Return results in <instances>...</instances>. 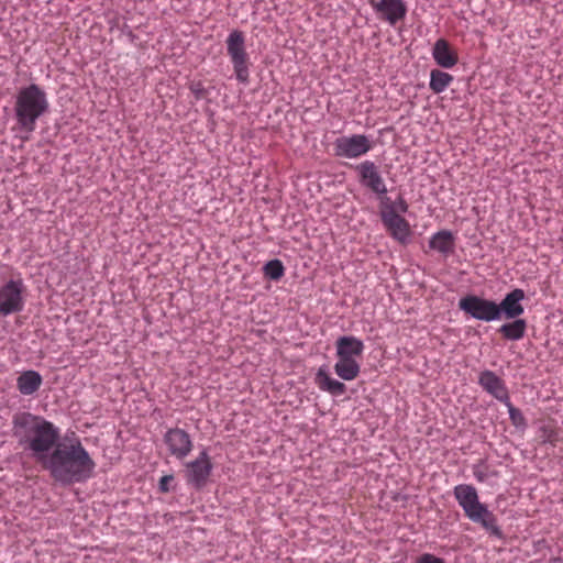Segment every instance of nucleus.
<instances>
[{"instance_id":"f257e3e1","label":"nucleus","mask_w":563,"mask_h":563,"mask_svg":"<svg viewBox=\"0 0 563 563\" xmlns=\"http://www.w3.org/2000/svg\"><path fill=\"white\" fill-rule=\"evenodd\" d=\"M63 485L84 483L92 477L96 463L78 438L57 444L42 465Z\"/></svg>"},{"instance_id":"f03ea898","label":"nucleus","mask_w":563,"mask_h":563,"mask_svg":"<svg viewBox=\"0 0 563 563\" xmlns=\"http://www.w3.org/2000/svg\"><path fill=\"white\" fill-rule=\"evenodd\" d=\"M13 435L30 455L43 465L59 443V429L41 416L20 412L13 417Z\"/></svg>"},{"instance_id":"7ed1b4c3","label":"nucleus","mask_w":563,"mask_h":563,"mask_svg":"<svg viewBox=\"0 0 563 563\" xmlns=\"http://www.w3.org/2000/svg\"><path fill=\"white\" fill-rule=\"evenodd\" d=\"M49 103L46 92L32 84L21 88L14 103V114L19 129L31 134L36 128V121L48 111Z\"/></svg>"},{"instance_id":"20e7f679","label":"nucleus","mask_w":563,"mask_h":563,"mask_svg":"<svg viewBox=\"0 0 563 563\" xmlns=\"http://www.w3.org/2000/svg\"><path fill=\"white\" fill-rule=\"evenodd\" d=\"M453 495L466 518L481 525L489 534L497 538L503 537V531L497 523V517L485 504L479 501L477 489L473 485H456L453 488Z\"/></svg>"},{"instance_id":"39448f33","label":"nucleus","mask_w":563,"mask_h":563,"mask_svg":"<svg viewBox=\"0 0 563 563\" xmlns=\"http://www.w3.org/2000/svg\"><path fill=\"white\" fill-rule=\"evenodd\" d=\"M225 45L236 80L247 85L250 81V56L246 52L244 33L240 30L231 31Z\"/></svg>"},{"instance_id":"423d86ee","label":"nucleus","mask_w":563,"mask_h":563,"mask_svg":"<svg viewBox=\"0 0 563 563\" xmlns=\"http://www.w3.org/2000/svg\"><path fill=\"white\" fill-rule=\"evenodd\" d=\"M459 308L472 318L490 322L499 319V307L493 300L475 295L463 297L459 301Z\"/></svg>"},{"instance_id":"0eeeda50","label":"nucleus","mask_w":563,"mask_h":563,"mask_svg":"<svg viewBox=\"0 0 563 563\" xmlns=\"http://www.w3.org/2000/svg\"><path fill=\"white\" fill-rule=\"evenodd\" d=\"M25 286L22 279H11L0 287V314L9 316L22 311Z\"/></svg>"},{"instance_id":"6e6552de","label":"nucleus","mask_w":563,"mask_h":563,"mask_svg":"<svg viewBox=\"0 0 563 563\" xmlns=\"http://www.w3.org/2000/svg\"><path fill=\"white\" fill-rule=\"evenodd\" d=\"M212 472L211 459L206 449L191 462L185 464V477L187 483L196 488H201Z\"/></svg>"},{"instance_id":"1a4fd4ad","label":"nucleus","mask_w":563,"mask_h":563,"mask_svg":"<svg viewBox=\"0 0 563 563\" xmlns=\"http://www.w3.org/2000/svg\"><path fill=\"white\" fill-rule=\"evenodd\" d=\"M356 170L358 174V181L363 187L379 197L386 195L387 187L385 180L375 163L365 161L356 167Z\"/></svg>"},{"instance_id":"9d476101","label":"nucleus","mask_w":563,"mask_h":563,"mask_svg":"<svg viewBox=\"0 0 563 563\" xmlns=\"http://www.w3.org/2000/svg\"><path fill=\"white\" fill-rule=\"evenodd\" d=\"M371 4L382 21L395 26L407 14V5L404 0H371Z\"/></svg>"},{"instance_id":"9b49d317","label":"nucleus","mask_w":563,"mask_h":563,"mask_svg":"<svg viewBox=\"0 0 563 563\" xmlns=\"http://www.w3.org/2000/svg\"><path fill=\"white\" fill-rule=\"evenodd\" d=\"M164 442L170 455L178 460L187 457L192 450L190 435L179 428L169 429L164 435Z\"/></svg>"},{"instance_id":"f8f14e48","label":"nucleus","mask_w":563,"mask_h":563,"mask_svg":"<svg viewBox=\"0 0 563 563\" xmlns=\"http://www.w3.org/2000/svg\"><path fill=\"white\" fill-rule=\"evenodd\" d=\"M380 216L382 221L391 238L401 244L408 243L411 234L409 222L400 214H396L391 208L386 211H380Z\"/></svg>"},{"instance_id":"ddd939ff","label":"nucleus","mask_w":563,"mask_h":563,"mask_svg":"<svg viewBox=\"0 0 563 563\" xmlns=\"http://www.w3.org/2000/svg\"><path fill=\"white\" fill-rule=\"evenodd\" d=\"M478 384L500 402H507L509 398L505 382L493 371L486 369L479 374Z\"/></svg>"},{"instance_id":"4468645a","label":"nucleus","mask_w":563,"mask_h":563,"mask_svg":"<svg viewBox=\"0 0 563 563\" xmlns=\"http://www.w3.org/2000/svg\"><path fill=\"white\" fill-rule=\"evenodd\" d=\"M339 362L335 373L345 380L352 379V336H342L338 341Z\"/></svg>"},{"instance_id":"2eb2a0df","label":"nucleus","mask_w":563,"mask_h":563,"mask_svg":"<svg viewBox=\"0 0 563 563\" xmlns=\"http://www.w3.org/2000/svg\"><path fill=\"white\" fill-rule=\"evenodd\" d=\"M523 299L525 291L520 288H516L508 292L501 302L497 303V307H499V319L503 313L506 319L519 318L525 312V308L521 305Z\"/></svg>"},{"instance_id":"dca6fc26","label":"nucleus","mask_w":563,"mask_h":563,"mask_svg":"<svg viewBox=\"0 0 563 563\" xmlns=\"http://www.w3.org/2000/svg\"><path fill=\"white\" fill-rule=\"evenodd\" d=\"M432 57L443 68H453L459 62L457 52L445 38H439L432 48Z\"/></svg>"},{"instance_id":"f3484780","label":"nucleus","mask_w":563,"mask_h":563,"mask_svg":"<svg viewBox=\"0 0 563 563\" xmlns=\"http://www.w3.org/2000/svg\"><path fill=\"white\" fill-rule=\"evenodd\" d=\"M429 247L440 253L442 256L448 257L454 253L455 236L449 230H441L430 238Z\"/></svg>"},{"instance_id":"a211bd4d","label":"nucleus","mask_w":563,"mask_h":563,"mask_svg":"<svg viewBox=\"0 0 563 563\" xmlns=\"http://www.w3.org/2000/svg\"><path fill=\"white\" fill-rule=\"evenodd\" d=\"M42 383L43 378L41 374L33 369L21 373L16 378L18 390L24 396H30L36 393Z\"/></svg>"},{"instance_id":"6ab92c4d","label":"nucleus","mask_w":563,"mask_h":563,"mask_svg":"<svg viewBox=\"0 0 563 563\" xmlns=\"http://www.w3.org/2000/svg\"><path fill=\"white\" fill-rule=\"evenodd\" d=\"M316 383L320 389L325 390L333 396H340L344 393V384L330 377L329 368L321 366L316 375Z\"/></svg>"},{"instance_id":"aec40b11","label":"nucleus","mask_w":563,"mask_h":563,"mask_svg":"<svg viewBox=\"0 0 563 563\" xmlns=\"http://www.w3.org/2000/svg\"><path fill=\"white\" fill-rule=\"evenodd\" d=\"M527 330V322L525 319L516 318L512 322H508L503 324L498 332L503 335L504 339L510 341H518L525 336Z\"/></svg>"},{"instance_id":"412c9836","label":"nucleus","mask_w":563,"mask_h":563,"mask_svg":"<svg viewBox=\"0 0 563 563\" xmlns=\"http://www.w3.org/2000/svg\"><path fill=\"white\" fill-rule=\"evenodd\" d=\"M453 76L440 69H432L430 73L429 87L434 93L443 92L453 81Z\"/></svg>"},{"instance_id":"4be33fe9","label":"nucleus","mask_w":563,"mask_h":563,"mask_svg":"<svg viewBox=\"0 0 563 563\" xmlns=\"http://www.w3.org/2000/svg\"><path fill=\"white\" fill-rule=\"evenodd\" d=\"M390 208L396 214L401 216V213H406L408 211L409 206L401 196H399L396 201H391L390 198L384 196L380 202V211H386Z\"/></svg>"},{"instance_id":"5701e85b","label":"nucleus","mask_w":563,"mask_h":563,"mask_svg":"<svg viewBox=\"0 0 563 563\" xmlns=\"http://www.w3.org/2000/svg\"><path fill=\"white\" fill-rule=\"evenodd\" d=\"M263 272L265 277L278 280L284 276L285 267L279 260H272L264 265Z\"/></svg>"},{"instance_id":"b1692460","label":"nucleus","mask_w":563,"mask_h":563,"mask_svg":"<svg viewBox=\"0 0 563 563\" xmlns=\"http://www.w3.org/2000/svg\"><path fill=\"white\" fill-rule=\"evenodd\" d=\"M508 408L509 419L511 423L517 428L526 427V418L523 417L520 409L516 408L508 398L507 402H504Z\"/></svg>"},{"instance_id":"393cba45","label":"nucleus","mask_w":563,"mask_h":563,"mask_svg":"<svg viewBox=\"0 0 563 563\" xmlns=\"http://www.w3.org/2000/svg\"><path fill=\"white\" fill-rule=\"evenodd\" d=\"M373 147V142L364 135H354V157L367 153Z\"/></svg>"},{"instance_id":"a878e982","label":"nucleus","mask_w":563,"mask_h":563,"mask_svg":"<svg viewBox=\"0 0 563 563\" xmlns=\"http://www.w3.org/2000/svg\"><path fill=\"white\" fill-rule=\"evenodd\" d=\"M335 151L338 156L352 157V139L342 137L338 139L335 143Z\"/></svg>"},{"instance_id":"bb28decb","label":"nucleus","mask_w":563,"mask_h":563,"mask_svg":"<svg viewBox=\"0 0 563 563\" xmlns=\"http://www.w3.org/2000/svg\"><path fill=\"white\" fill-rule=\"evenodd\" d=\"M415 563H445V561L434 554L423 553L417 558Z\"/></svg>"},{"instance_id":"cd10ccee","label":"nucleus","mask_w":563,"mask_h":563,"mask_svg":"<svg viewBox=\"0 0 563 563\" xmlns=\"http://www.w3.org/2000/svg\"><path fill=\"white\" fill-rule=\"evenodd\" d=\"M190 90L197 99H201L202 97H205L206 90L201 82L192 84L190 86Z\"/></svg>"},{"instance_id":"c85d7f7f","label":"nucleus","mask_w":563,"mask_h":563,"mask_svg":"<svg viewBox=\"0 0 563 563\" xmlns=\"http://www.w3.org/2000/svg\"><path fill=\"white\" fill-rule=\"evenodd\" d=\"M174 479L173 475H165L159 479V489L163 493L169 492V483Z\"/></svg>"},{"instance_id":"c756f323","label":"nucleus","mask_w":563,"mask_h":563,"mask_svg":"<svg viewBox=\"0 0 563 563\" xmlns=\"http://www.w3.org/2000/svg\"><path fill=\"white\" fill-rule=\"evenodd\" d=\"M474 476L478 482H484L486 479V474L477 468L474 470Z\"/></svg>"},{"instance_id":"7c9ffc66","label":"nucleus","mask_w":563,"mask_h":563,"mask_svg":"<svg viewBox=\"0 0 563 563\" xmlns=\"http://www.w3.org/2000/svg\"><path fill=\"white\" fill-rule=\"evenodd\" d=\"M363 343L356 339H354V355L362 352Z\"/></svg>"},{"instance_id":"2f4dec72","label":"nucleus","mask_w":563,"mask_h":563,"mask_svg":"<svg viewBox=\"0 0 563 563\" xmlns=\"http://www.w3.org/2000/svg\"><path fill=\"white\" fill-rule=\"evenodd\" d=\"M357 373H358V367H357V365L354 363V372H353L354 377H356V376H357Z\"/></svg>"}]
</instances>
